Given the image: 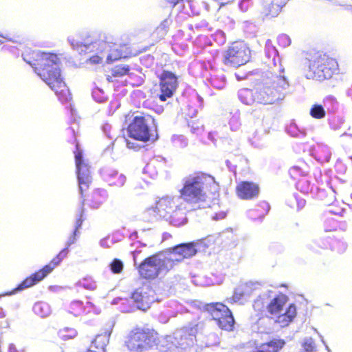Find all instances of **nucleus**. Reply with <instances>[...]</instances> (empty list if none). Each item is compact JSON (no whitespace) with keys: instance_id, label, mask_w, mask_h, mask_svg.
Masks as SVG:
<instances>
[{"instance_id":"1","label":"nucleus","mask_w":352,"mask_h":352,"mask_svg":"<svg viewBox=\"0 0 352 352\" xmlns=\"http://www.w3.org/2000/svg\"><path fill=\"white\" fill-rule=\"evenodd\" d=\"M23 60L30 65L37 75L54 91L62 102L72 100V94L62 77L58 67L59 58L52 53L30 51Z\"/></svg>"},{"instance_id":"2","label":"nucleus","mask_w":352,"mask_h":352,"mask_svg":"<svg viewBox=\"0 0 352 352\" xmlns=\"http://www.w3.org/2000/svg\"><path fill=\"white\" fill-rule=\"evenodd\" d=\"M217 190V184L212 176L198 172L185 181L180 195L190 204H199L206 201L208 193L214 194Z\"/></svg>"},{"instance_id":"3","label":"nucleus","mask_w":352,"mask_h":352,"mask_svg":"<svg viewBox=\"0 0 352 352\" xmlns=\"http://www.w3.org/2000/svg\"><path fill=\"white\" fill-rule=\"evenodd\" d=\"M159 341V334L148 326H136L131 329L124 340V346L129 352H144Z\"/></svg>"},{"instance_id":"4","label":"nucleus","mask_w":352,"mask_h":352,"mask_svg":"<svg viewBox=\"0 0 352 352\" xmlns=\"http://www.w3.org/2000/svg\"><path fill=\"white\" fill-rule=\"evenodd\" d=\"M157 126L155 118L149 114L135 116L127 126L130 138L147 142L157 137Z\"/></svg>"},{"instance_id":"5","label":"nucleus","mask_w":352,"mask_h":352,"mask_svg":"<svg viewBox=\"0 0 352 352\" xmlns=\"http://www.w3.org/2000/svg\"><path fill=\"white\" fill-rule=\"evenodd\" d=\"M288 297L285 294L280 293L272 298L267 305V310L271 318H275V323L282 328L287 327L297 314L296 307L294 304H290L283 312Z\"/></svg>"},{"instance_id":"6","label":"nucleus","mask_w":352,"mask_h":352,"mask_svg":"<svg viewBox=\"0 0 352 352\" xmlns=\"http://www.w3.org/2000/svg\"><path fill=\"white\" fill-rule=\"evenodd\" d=\"M338 67L336 60L325 53H316L309 60L307 78L323 80L331 78Z\"/></svg>"},{"instance_id":"7","label":"nucleus","mask_w":352,"mask_h":352,"mask_svg":"<svg viewBox=\"0 0 352 352\" xmlns=\"http://www.w3.org/2000/svg\"><path fill=\"white\" fill-rule=\"evenodd\" d=\"M139 276L145 280H154L161 274L171 271L164 254L155 253L145 258L137 267Z\"/></svg>"},{"instance_id":"8","label":"nucleus","mask_w":352,"mask_h":352,"mask_svg":"<svg viewBox=\"0 0 352 352\" xmlns=\"http://www.w3.org/2000/svg\"><path fill=\"white\" fill-rule=\"evenodd\" d=\"M288 86V82L283 76L274 74L270 83L257 91L256 100L263 104H271L281 100L285 97Z\"/></svg>"},{"instance_id":"9","label":"nucleus","mask_w":352,"mask_h":352,"mask_svg":"<svg viewBox=\"0 0 352 352\" xmlns=\"http://www.w3.org/2000/svg\"><path fill=\"white\" fill-rule=\"evenodd\" d=\"M204 309L221 329L228 331L233 330L234 318L232 311L226 305L218 302L208 303L205 305Z\"/></svg>"},{"instance_id":"10","label":"nucleus","mask_w":352,"mask_h":352,"mask_svg":"<svg viewBox=\"0 0 352 352\" xmlns=\"http://www.w3.org/2000/svg\"><path fill=\"white\" fill-rule=\"evenodd\" d=\"M250 59V50L245 43L241 41L232 43L223 52L222 62L225 65L239 67Z\"/></svg>"},{"instance_id":"11","label":"nucleus","mask_w":352,"mask_h":352,"mask_svg":"<svg viewBox=\"0 0 352 352\" xmlns=\"http://www.w3.org/2000/svg\"><path fill=\"white\" fill-rule=\"evenodd\" d=\"M197 250L195 249V244L193 243H188L175 245L164 254L173 270L178 263L186 258L195 256Z\"/></svg>"},{"instance_id":"12","label":"nucleus","mask_w":352,"mask_h":352,"mask_svg":"<svg viewBox=\"0 0 352 352\" xmlns=\"http://www.w3.org/2000/svg\"><path fill=\"white\" fill-rule=\"evenodd\" d=\"M160 94L158 98L165 102L173 97L178 87V79L175 74L168 70H163L159 76Z\"/></svg>"},{"instance_id":"13","label":"nucleus","mask_w":352,"mask_h":352,"mask_svg":"<svg viewBox=\"0 0 352 352\" xmlns=\"http://www.w3.org/2000/svg\"><path fill=\"white\" fill-rule=\"evenodd\" d=\"M69 312L76 317H84L86 322L90 321L92 316L100 313L91 302H87L85 305H83L80 301L73 302L69 306Z\"/></svg>"},{"instance_id":"14","label":"nucleus","mask_w":352,"mask_h":352,"mask_svg":"<svg viewBox=\"0 0 352 352\" xmlns=\"http://www.w3.org/2000/svg\"><path fill=\"white\" fill-rule=\"evenodd\" d=\"M173 208V200L168 197H164L159 199L154 206L148 209V212L149 214L157 218H166Z\"/></svg>"},{"instance_id":"15","label":"nucleus","mask_w":352,"mask_h":352,"mask_svg":"<svg viewBox=\"0 0 352 352\" xmlns=\"http://www.w3.org/2000/svg\"><path fill=\"white\" fill-rule=\"evenodd\" d=\"M236 194L241 199H252L258 197L260 188L258 184L249 182L242 181L236 186Z\"/></svg>"},{"instance_id":"16","label":"nucleus","mask_w":352,"mask_h":352,"mask_svg":"<svg viewBox=\"0 0 352 352\" xmlns=\"http://www.w3.org/2000/svg\"><path fill=\"white\" fill-rule=\"evenodd\" d=\"M50 269V267L44 265L41 269L25 278L9 294H12L16 291H21L35 285L36 284L41 281L43 279H44L49 274L51 273Z\"/></svg>"},{"instance_id":"17","label":"nucleus","mask_w":352,"mask_h":352,"mask_svg":"<svg viewBox=\"0 0 352 352\" xmlns=\"http://www.w3.org/2000/svg\"><path fill=\"white\" fill-rule=\"evenodd\" d=\"M104 191L100 189H94L88 194H85L82 197V204H87L91 208H98L105 200Z\"/></svg>"},{"instance_id":"18","label":"nucleus","mask_w":352,"mask_h":352,"mask_svg":"<svg viewBox=\"0 0 352 352\" xmlns=\"http://www.w3.org/2000/svg\"><path fill=\"white\" fill-rule=\"evenodd\" d=\"M286 0H270L263 8V14L267 19L276 17L282 12Z\"/></svg>"},{"instance_id":"19","label":"nucleus","mask_w":352,"mask_h":352,"mask_svg":"<svg viewBox=\"0 0 352 352\" xmlns=\"http://www.w3.org/2000/svg\"><path fill=\"white\" fill-rule=\"evenodd\" d=\"M285 342L282 339H273L256 346L253 352H279Z\"/></svg>"},{"instance_id":"20","label":"nucleus","mask_w":352,"mask_h":352,"mask_svg":"<svg viewBox=\"0 0 352 352\" xmlns=\"http://www.w3.org/2000/svg\"><path fill=\"white\" fill-rule=\"evenodd\" d=\"M108 342L109 337L107 335L98 334L92 340L85 352H106V346Z\"/></svg>"},{"instance_id":"21","label":"nucleus","mask_w":352,"mask_h":352,"mask_svg":"<svg viewBox=\"0 0 352 352\" xmlns=\"http://www.w3.org/2000/svg\"><path fill=\"white\" fill-rule=\"evenodd\" d=\"M131 67L126 65H118L109 69L106 75L109 82H113L118 78H122L129 74Z\"/></svg>"},{"instance_id":"22","label":"nucleus","mask_w":352,"mask_h":352,"mask_svg":"<svg viewBox=\"0 0 352 352\" xmlns=\"http://www.w3.org/2000/svg\"><path fill=\"white\" fill-rule=\"evenodd\" d=\"M170 222L175 226L183 225L186 220V215L182 209L174 205L172 212L166 217Z\"/></svg>"},{"instance_id":"23","label":"nucleus","mask_w":352,"mask_h":352,"mask_svg":"<svg viewBox=\"0 0 352 352\" xmlns=\"http://www.w3.org/2000/svg\"><path fill=\"white\" fill-rule=\"evenodd\" d=\"M74 243V241H69L67 242V246L63 249L57 255H56L45 266L50 267V272H52L54 269L60 265L62 261L65 258L69 252V247Z\"/></svg>"},{"instance_id":"24","label":"nucleus","mask_w":352,"mask_h":352,"mask_svg":"<svg viewBox=\"0 0 352 352\" xmlns=\"http://www.w3.org/2000/svg\"><path fill=\"white\" fill-rule=\"evenodd\" d=\"M132 298L135 302L138 309L146 311L150 307L151 301L148 300L147 296L143 295L142 292L138 290L135 291L132 294Z\"/></svg>"},{"instance_id":"25","label":"nucleus","mask_w":352,"mask_h":352,"mask_svg":"<svg viewBox=\"0 0 352 352\" xmlns=\"http://www.w3.org/2000/svg\"><path fill=\"white\" fill-rule=\"evenodd\" d=\"M106 180L109 186L122 187L126 182V177L116 171H112L107 175Z\"/></svg>"},{"instance_id":"26","label":"nucleus","mask_w":352,"mask_h":352,"mask_svg":"<svg viewBox=\"0 0 352 352\" xmlns=\"http://www.w3.org/2000/svg\"><path fill=\"white\" fill-rule=\"evenodd\" d=\"M76 168L78 179H85V180L89 179V180H92L89 166L87 163L76 166Z\"/></svg>"},{"instance_id":"27","label":"nucleus","mask_w":352,"mask_h":352,"mask_svg":"<svg viewBox=\"0 0 352 352\" xmlns=\"http://www.w3.org/2000/svg\"><path fill=\"white\" fill-rule=\"evenodd\" d=\"M58 335L64 340H69L77 336V331L74 328L65 327L59 330Z\"/></svg>"},{"instance_id":"28","label":"nucleus","mask_w":352,"mask_h":352,"mask_svg":"<svg viewBox=\"0 0 352 352\" xmlns=\"http://www.w3.org/2000/svg\"><path fill=\"white\" fill-rule=\"evenodd\" d=\"M167 32L168 31L164 26H158L153 32L151 36L154 41L157 43L165 38Z\"/></svg>"},{"instance_id":"29","label":"nucleus","mask_w":352,"mask_h":352,"mask_svg":"<svg viewBox=\"0 0 352 352\" xmlns=\"http://www.w3.org/2000/svg\"><path fill=\"white\" fill-rule=\"evenodd\" d=\"M310 115L316 119H322L325 117L326 113L320 104H314L310 109Z\"/></svg>"},{"instance_id":"30","label":"nucleus","mask_w":352,"mask_h":352,"mask_svg":"<svg viewBox=\"0 0 352 352\" xmlns=\"http://www.w3.org/2000/svg\"><path fill=\"white\" fill-rule=\"evenodd\" d=\"M34 311L41 317H45L49 314L50 310L47 305L37 302L34 306Z\"/></svg>"},{"instance_id":"31","label":"nucleus","mask_w":352,"mask_h":352,"mask_svg":"<svg viewBox=\"0 0 352 352\" xmlns=\"http://www.w3.org/2000/svg\"><path fill=\"white\" fill-rule=\"evenodd\" d=\"M78 186L80 192L82 196V198L85 197V194L89 193V184L91 183L92 180H89V179H78Z\"/></svg>"},{"instance_id":"32","label":"nucleus","mask_w":352,"mask_h":352,"mask_svg":"<svg viewBox=\"0 0 352 352\" xmlns=\"http://www.w3.org/2000/svg\"><path fill=\"white\" fill-rule=\"evenodd\" d=\"M110 269L113 274H120L124 267L123 263L118 258H114L110 263Z\"/></svg>"},{"instance_id":"33","label":"nucleus","mask_w":352,"mask_h":352,"mask_svg":"<svg viewBox=\"0 0 352 352\" xmlns=\"http://www.w3.org/2000/svg\"><path fill=\"white\" fill-rule=\"evenodd\" d=\"M79 285L83 288L93 291L96 289V282L91 278H83L79 281Z\"/></svg>"},{"instance_id":"34","label":"nucleus","mask_w":352,"mask_h":352,"mask_svg":"<svg viewBox=\"0 0 352 352\" xmlns=\"http://www.w3.org/2000/svg\"><path fill=\"white\" fill-rule=\"evenodd\" d=\"M324 106L327 108V109L330 112H334L336 109L337 106V101L333 97H327L324 101Z\"/></svg>"},{"instance_id":"35","label":"nucleus","mask_w":352,"mask_h":352,"mask_svg":"<svg viewBox=\"0 0 352 352\" xmlns=\"http://www.w3.org/2000/svg\"><path fill=\"white\" fill-rule=\"evenodd\" d=\"M76 166H80L86 163L82 159V153L79 148L78 142H76V151H74Z\"/></svg>"},{"instance_id":"36","label":"nucleus","mask_w":352,"mask_h":352,"mask_svg":"<svg viewBox=\"0 0 352 352\" xmlns=\"http://www.w3.org/2000/svg\"><path fill=\"white\" fill-rule=\"evenodd\" d=\"M188 126L192 133H199L204 131V126L197 120H191L188 122Z\"/></svg>"},{"instance_id":"37","label":"nucleus","mask_w":352,"mask_h":352,"mask_svg":"<svg viewBox=\"0 0 352 352\" xmlns=\"http://www.w3.org/2000/svg\"><path fill=\"white\" fill-rule=\"evenodd\" d=\"M249 295H250V292L248 290H247L246 289H237L235 290V292L233 294V299L235 301L240 300L241 299L243 298V296H249Z\"/></svg>"},{"instance_id":"38","label":"nucleus","mask_w":352,"mask_h":352,"mask_svg":"<svg viewBox=\"0 0 352 352\" xmlns=\"http://www.w3.org/2000/svg\"><path fill=\"white\" fill-rule=\"evenodd\" d=\"M277 41L279 45L281 47L288 46L291 43L289 37L286 34L279 35L277 38Z\"/></svg>"},{"instance_id":"39","label":"nucleus","mask_w":352,"mask_h":352,"mask_svg":"<svg viewBox=\"0 0 352 352\" xmlns=\"http://www.w3.org/2000/svg\"><path fill=\"white\" fill-rule=\"evenodd\" d=\"M162 346L166 348L163 350L164 352H178L177 346L171 340H166V344Z\"/></svg>"},{"instance_id":"40","label":"nucleus","mask_w":352,"mask_h":352,"mask_svg":"<svg viewBox=\"0 0 352 352\" xmlns=\"http://www.w3.org/2000/svg\"><path fill=\"white\" fill-rule=\"evenodd\" d=\"M82 215H83V210L81 212L80 217L76 221V227H75V230L73 232V239L72 240V241H74V242L76 240V233L78 231V230L80 229V228L81 227L82 223L84 221V219L82 218Z\"/></svg>"},{"instance_id":"41","label":"nucleus","mask_w":352,"mask_h":352,"mask_svg":"<svg viewBox=\"0 0 352 352\" xmlns=\"http://www.w3.org/2000/svg\"><path fill=\"white\" fill-rule=\"evenodd\" d=\"M302 346L306 352H313L315 349L314 343L311 340H305L302 344Z\"/></svg>"},{"instance_id":"42","label":"nucleus","mask_w":352,"mask_h":352,"mask_svg":"<svg viewBox=\"0 0 352 352\" xmlns=\"http://www.w3.org/2000/svg\"><path fill=\"white\" fill-rule=\"evenodd\" d=\"M297 173H299L300 175L306 176L307 175V173L305 171L302 170V169L297 166H294L289 169V173L292 176L295 175Z\"/></svg>"},{"instance_id":"43","label":"nucleus","mask_w":352,"mask_h":352,"mask_svg":"<svg viewBox=\"0 0 352 352\" xmlns=\"http://www.w3.org/2000/svg\"><path fill=\"white\" fill-rule=\"evenodd\" d=\"M253 306L256 311H260L261 308L263 307V303L261 300H256L254 302Z\"/></svg>"},{"instance_id":"44","label":"nucleus","mask_w":352,"mask_h":352,"mask_svg":"<svg viewBox=\"0 0 352 352\" xmlns=\"http://www.w3.org/2000/svg\"><path fill=\"white\" fill-rule=\"evenodd\" d=\"M298 209L302 208L305 205V200L304 199L295 198Z\"/></svg>"},{"instance_id":"45","label":"nucleus","mask_w":352,"mask_h":352,"mask_svg":"<svg viewBox=\"0 0 352 352\" xmlns=\"http://www.w3.org/2000/svg\"><path fill=\"white\" fill-rule=\"evenodd\" d=\"M102 60V58L101 57H100L99 56H96V55L92 56L89 58L90 62L92 63H95V64L101 63Z\"/></svg>"},{"instance_id":"46","label":"nucleus","mask_w":352,"mask_h":352,"mask_svg":"<svg viewBox=\"0 0 352 352\" xmlns=\"http://www.w3.org/2000/svg\"><path fill=\"white\" fill-rule=\"evenodd\" d=\"M226 216V212L225 211H222L219 213H216L214 215V219H216V220H218V219H223Z\"/></svg>"},{"instance_id":"47","label":"nucleus","mask_w":352,"mask_h":352,"mask_svg":"<svg viewBox=\"0 0 352 352\" xmlns=\"http://www.w3.org/2000/svg\"><path fill=\"white\" fill-rule=\"evenodd\" d=\"M93 43L92 41H90V42L87 43H84V44H83L82 43H79L78 42H76V43H74V40H72V41H71V44H72V45H74V46H76V47H79V46H81V45H84V46H85V47H87L88 45H90L91 43Z\"/></svg>"},{"instance_id":"48","label":"nucleus","mask_w":352,"mask_h":352,"mask_svg":"<svg viewBox=\"0 0 352 352\" xmlns=\"http://www.w3.org/2000/svg\"><path fill=\"white\" fill-rule=\"evenodd\" d=\"M126 146L129 148H133V149H135L138 146H135V144L133 142H131L129 140H126Z\"/></svg>"},{"instance_id":"49","label":"nucleus","mask_w":352,"mask_h":352,"mask_svg":"<svg viewBox=\"0 0 352 352\" xmlns=\"http://www.w3.org/2000/svg\"><path fill=\"white\" fill-rule=\"evenodd\" d=\"M332 241H333V239H331V238H328V239L326 240V243H327V244H329V245H331Z\"/></svg>"},{"instance_id":"50","label":"nucleus","mask_w":352,"mask_h":352,"mask_svg":"<svg viewBox=\"0 0 352 352\" xmlns=\"http://www.w3.org/2000/svg\"><path fill=\"white\" fill-rule=\"evenodd\" d=\"M197 324L195 325V333H197Z\"/></svg>"},{"instance_id":"51","label":"nucleus","mask_w":352,"mask_h":352,"mask_svg":"<svg viewBox=\"0 0 352 352\" xmlns=\"http://www.w3.org/2000/svg\"><path fill=\"white\" fill-rule=\"evenodd\" d=\"M186 145H187V142H184V146H186Z\"/></svg>"}]
</instances>
